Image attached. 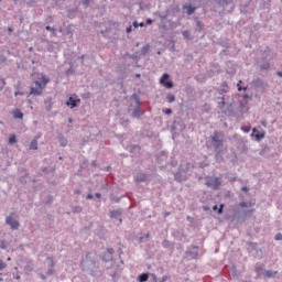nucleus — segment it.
Here are the masks:
<instances>
[{"instance_id":"nucleus-1","label":"nucleus","mask_w":282,"mask_h":282,"mask_svg":"<svg viewBox=\"0 0 282 282\" xmlns=\"http://www.w3.org/2000/svg\"><path fill=\"white\" fill-rule=\"evenodd\" d=\"M195 165L188 162H182L178 171L174 174V180L176 182H186L191 175H193V170Z\"/></svg>"},{"instance_id":"nucleus-2","label":"nucleus","mask_w":282,"mask_h":282,"mask_svg":"<svg viewBox=\"0 0 282 282\" xmlns=\"http://www.w3.org/2000/svg\"><path fill=\"white\" fill-rule=\"evenodd\" d=\"M95 253H87L86 258L82 261V268L84 272L88 274H94L96 268H98V261Z\"/></svg>"},{"instance_id":"nucleus-3","label":"nucleus","mask_w":282,"mask_h":282,"mask_svg":"<svg viewBox=\"0 0 282 282\" xmlns=\"http://www.w3.org/2000/svg\"><path fill=\"white\" fill-rule=\"evenodd\" d=\"M212 147L214 151L219 155L221 151H224V132L221 131H214L213 135L210 137Z\"/></svg>"},{"instance_id":"nucleus-4","label":"nucleus","mask_w":282,"mask_h":282,"mask_svg":"<svg viewBox=\"0 0 282 282\" xmlns=\"http://www.w3.org/2000/svg\"><path fill=\"white\" fill-rule=\"evenodd\" d=\"M216 100H220V101H218V109H224V107H226V105H227V111H226V113H228V116H232V113H235L234 111H232V107H234V102H230V104H228V102H226V100H228V97L226 96V95H219L218 94V96L216 97Z\"/></svg>"},{"instance_id":"nucleus-5","label":"nucleus","mask_w":282,"mask_h":282,"mask_svg":"<svg viewBox=\"0 0 282 282\" xmlns=\"http://www.w3.org/2000/svg\"><path fill=\"white\" fill-rule=\"evenodd\" d=\"M41 94H43V84H41L39 80H35L31 86L29 96H41Z\"/></svg>"},{"instance_id":"nucleus-6","label":"nucleus","mask_w":282,"mask_h":282,"mask_svg":"<svg viewBox=\"0 0 282 282\" xmlns=\"http://www.w3.org/2000/svg\"><path fill=\"white\" fill-rule=\"evenodd\" d=\"M186 256L189 257L191 259H196L199 257V247L197 246H192L187 248Z\"/></svg>"},{"instance_id":"nucleus-7","label":"nucleus","mask_w":282,"mask_h":282,"mask_svg":"<svg viewBox=\"0 0 282 282\" xmlns=\"http://www.w3.org/2000/svg\"><path fill=\"white\" fill-rule=\"evenodd\" d=\"M6 224H8V226H10L12 228V230H19V226H21L19 224V220L12 218V216H8L6 218Z\"/></svg>"},{"instance_id":"nucleus-8","label":"nucleus","mask_w":282,"mask_h":282,"mask_svg":"<svg viewBox=\"0 0 282 282\" xmlns=\"http://www.w3.org/2000/svg\"><path fill=\"white\" fill-rule=\"evenodd\" d=\"M206 184L210 188H214V191H217V188H219V186H221V182L217 177L210 178L209 181H207Z\"/></svg>"},{"instance_id":"nucleus-9","label":"nucleus","mask_w":282,"mask_h":282,"mask_svg":"<svg viewBox=\"0 0 282 282\" xmlns=\"http://www.w3.org/2000/svg\"><path fill=\"white\" fill-rule=\"evenodd\" d=\"M122 213H124V210L115 209V210L110 212L109 217H110V219H119V223L122 224V218H120Z\"/></svg>"},{"instance_id":"nucleus-10","label":"nucleus","mask_w":282,"mask_h":282,"mask_svg":"<svg viewBox=\"0 0 282 282\" xmlns=\"http://www.w3.org/2000/svg\"><path fill=\"white\" fill-rule=\"evenodd\" d=\"M251 135H254L256 140L258 142H261V140H263V138H265V132H259V130H257V128H253L252 129V134Z\"/></svg>"},{"instance_id":"nucleus-11","label":"nucleus","mask_w":282,"mask_h":282,"mask_svg":"<svg viewBox=\"0 0 282 282\" xmlns=\"http://www.w3.org/2000/svg\"><path fill=\"white\" fill-rule=\"evenodd\" d=\"M144 116V110L140 109V106L134 107L133 111L131 112L132 118H142Z\"/></svg>"},{"instance_id":"nucleus-12","label":"nucleus","mask_w":282,"mask_h":282,"mask_svg":"<svg viewBox=\"0 0 282 282\" xmlns=\"http://www.w3.org/2000/svg\"><path fill=\"white\" fill-rule=\"evenodd\" d=\"M78 102H80V99H74V97H69L66 101V107H70V109H74L78 107Z\"/></svg>"},{"instance_id":"nucleus-13","label":"nucleus","mask_w":282,"mask_h":282,"mask_svg":"<svg viewBox=\"0 0 282 282\" xmlns=\"http://www.w3.org/2000/svg\"><path fill=\"white\" fill-rule=\"evenodd\" d=\"M215 3H217V6H219L220 8H228V6H230L231 3L235 2V0H214Z\"/></svg>"},{"instance_id":"nucleus-14","label":"nucleus","mask_w":282,"mask_h":282,"mask_svg":"<svg viewBox=\"0 0 282 282\" xmlns=\"http://www.w3.org/2000/svg\"><path fill=\"white\" fill-rule=\"evenodd\" d=\"M264 85H265V82H263V79L261 78H256L252 80L253 87L260 88V87H264Z\"/></svg>"},{"instance_id":"nucleus-15","label":"nucleus","mask_w":282,"mask_h":282,"mask_svg":"<svg viewBox=\"0 0 282 282\" xmlns=\"http://www.w3.org/2000/svg\"><path fill=\"white\" fill-rule=\"evenodd\" d=\"M219 96H224V94H228V83L224 82L221 84V88L218 89Z\"/></svg>"},{"instance_id":"nucleus-16","label":"nucleus","mask_w":282,"mask_h":282,"mask_svg":"<svg viewBox=\"0 0 282 282\" xmlns=\"http://www.w3.org/2000/svg\"><path fill=\"white\" fill-rule=\"evenodd\" d=\"M30 151H36L39 149V141L36 139H33L29 147Z\"/></svg>"},{"instance_id":"nucleus-17","label":"nucleus","mask_w":282,"mask_h":282,"mask_svg":"<svg viewBox=\"0 0 282 282\" xmlns=\"http://www.w3.org/2000/svg\"><path fill=\"white\" fill-rule=\"evenodd\" d=\"M135 182H137V184H140V183H142V182H147V174H144V173L139 174V175L135 177Z\"/></svg>"},{"instance_id":"nucleus-18","label":"nucleus","mask_w":282,"mask_h":282,"mask_svg":"<svg viewBox=\"0 0 282 282\" xmlns=\"http://www.w3.org/2000/svg\"><path fill=\"white\" fill-rule=\"evenodd\" d=\"M158 162H164L167 158V154L165 151H161L159 154H158Z\"/></svg>"},{"instance_id":"nucleus-19","label":"nucleus","mask_w":282,"mask_h":282,"mask_svg":"<svg viewBox=\"0 0 282 282\" xmlns=\"http://www.w3.org/2000/svg\"><path fill=\"white\" fill-rule=\"evenodd\" d=\"M169 78H171V75L169 73H164L162 77L160 78V85H163L169 82Z\"/></svg>"},{"instance_id":"nucleus-20","label":"nucleus","mask_w":282,"mask_h":282,"mask_svg":"<svg viewBox=\"0 0 282 282\" xmlns=\"http://www.w3.org/2000/svg\"><path fill=\"white\" fill-rule=\"evenodd\" d=\"M13 118L18 119V120H23V113L21 112V110L15 109L13 111Z\"/></svg>"},{"instance_id":"nucleus-21","label":"nucleus","mask_w":282,"mask_h":282,"mask_svg":"<svg viewBox=\"0 0 282 282\" xmlns=\"http://www.w3.org/2000/svg\"><path fill=\"white\" fill-rule=\"evenodd\" d=\"M139 282H147L149 281V273H141L138 278Z\"/></svg>"},{"instance_id":"nucleus-22","label":"nucleus","mask_w":282,"mask_h":282,"mask_svg":"<svg viewBox=\"0 0 282 282\" xmlns=\"http://www.w3.org/2000/svg\"><path fill=\"white\" fill-rule=\"evenodd\" d=\"M162 246L165 249L173 248V242H171L170 240L165 239V240L162 241Z\"/></svg>"},{"instance_id":"nucleus-23","label":"nucleus","mask_w":282,"mask_h":282,"mask_svg":"<svg viewBox=\"0 0 282 282\" xmlns=\"http://www.w3.org/2000/svg\"><path fill=\"white\" fill-rule=\"evenodd\" d=\"M275 274H278V271H272V270L265 271L267 279H272V276H274Z\"/></svg>"},{"instance_id":"nucleus-24","label":"nucleus","mask_w":282,"mask_h":282,"mask_svg":"<svg viewBox=\"0 0 282 282\" xmlns=\"http://www.w3.org/2000/svg\"><path fill=\"white\" fill-rule=\"evenodd\" d=\"M186 8V14H188L191 17V14H195V10L196 8L195 7H192V6H188V7H185Z\"/></svg>"},{"instance_id":"nucleus-25","label":"nucleus","mask_w":282,"mask_h":282,"mask_svg":"<svg viewBox=\"0 0 282 282\" xmlns=\"http://www.w3.org/2000/svg\"><path fill=\"white\" fill-rule=\"evenodd\" d=\"M112 259V256L105 252L102 256H101V261H111Z\"/></svg>"},{"instance_id":"nucleus-26","label":"nucleus","mask_w":282,"mask_h":282,"mask_svg":"<svg viewBox=\"0 0 282 282\" xmlns=\"http://www.w3.org/2000/svg\"><path fill=\"white\" fill-rule=\"evenodd\" d=\"M162 85H163V87H166V89H173V87H174L173 82H171V80H167Z\"/></svg>"},{"instance_id":"nucleus-27","label":"nucleus","mask_w":282,"mask_h":282,"mask_svg":"<svg viewBox=\"0 0 282 282\" xmlns=\"http://www.w3.org/2000/svg\"><path fill=\"white\" fill-rule=\"evenodd\" d=\"M29 8H33V6H36V0H23Z\"/></svg>"},{"instance_id":"nucleus-28","label":"nucleus","mask_w":282,"mask_h":282,"mask_svg":"<svg viewBox=\"0 0 282 282\" xmlns=\"http://www.w3.org/2000/svg\"><path fill=\"white\" fill-rule=\"evenodd\" d=\"M150 47H151V46H150L149 44H147L145 46H143V47L141 48V54H143V56L147 55V54L149 53Z\"/></svg>"},{"instance_id":"nucleus-29","label":"nucleus","mask_w":282,"mask_h":282,"mask_svg":"<svg viewBox=\"0 0 282 282\" xmlns=\"http://www.w3.org/2000/svg\"><path fill=\"white\" fill-rule=\"evenodd\" d=\"M166 100H167V102H175V95H173V94H167Z\"/></svg>"},{"instance_id":"nucleus-30","label":"nucleus","mask_w":282,"mask_h":282,"mask_svg":"<svg viewBox=\"0 0 282 282\" xmlns=\"http://www.w3.org/2000/svg\"><path fill=\"white\" fill-rule=\"evenodd\" d=\"M46 260L48 261V268L54 269V265H56V263H54V258L48 257Z\"/></svg>"},{"instance_id":"nucleus-31","label":"nucleus","mask_w":282,"mask_h":282,"mask_svg":"<svg viewBox=\"0 0 282 282\" xmlns=\"http://www.w3.org/2000/svg\"><path fill=\"white\" fill-rule=\"evenodd\" d=\"M196 80H198L199 83H203V80H206V75H203V74H199V75H197L196 77Z\"/></svg>"},{"instance_id":"nucleus-32","label":"nucleus","mask_w":282,"mask_h":282,"mask_svg":"<svg viewBox=\"0 0 282 282\" xmlns=\"http://www.w3.org/2000/svg\"><path fill=\"white\" fill-rule=\"evenodd\" d=\"M9 144H17V135L12 134V135L9 138Z\"/></svg>"},{"instance_id":"nucleus-33","label":"nucleus","mask_w":282,"mask_h":282,"mask_svg":"<svg viewBox=\"0 0 282 282\" xmlns=\"http://www.w3.org/2000/svg\"><path fill=\"white\" fill-rule=\"evenodd\" d=\"M135 151H140V145H131L130 153H135Z\"/></svg>"},{"instance_id":"nucleus-34","label":"nucleus","mask_w":282,"mask_h":282,"mask_svg":"<svg viewBox=\"0 0 282 282\" xmlns=\"http://www.w3.org/2000/svg\"><path fill=\"white\" fill-rule=\"evenodd\" d=\"M202 28H203V23H202V21H197L196 22V32H202Z\"/></svg>"},{"instance_id":"nucleus-35","label":"nucleus","mask_w":282,"mask_h":282,"mask_svg":"<svg viewBox=\"0 0 282 282\" xmlns=\"http://www.w3.org/2000/svg\"><path fill=\"white\" fill-rule=\"evenodd\" d=\"M205 76H206L207 78H213V76H215V70H213V69L207 70V73L205 74Z\"/></svg>"},{"instance_id":"nucleus-36","label":"nucleus","mask_w":282,"mask_h":282,"mask_svg":"<svg viewBox=\"0 0 282 282\" xmlns=\"http://www.w3.org/2000/svg\"><path fill=\"white\" fill-rule=\"evenodd\" d=\"M132 25H133V28H144V22H138V21H134L133 23H132Z\"/></svg>"},{"instance_id":"nucleus-37","label":"nucleus","mask_w":282,"mask_h":282,"mask_svg":"<svg viewBox=\"0 0 282 282\" xmlns=\"http://www.w3.org/2000/svg\"><path fill=\"white\" fill-rule=\"evenodd\" d=\"M73 213H75V214L83 213V207H80V206L73 207Z\"/></svg>"},{"instance_id":"nucleus-38","label":"nucleus","mask_w":282,"mask_h":282,"mask_svg":"<svg viewBox=\"0 0 282 282\" xmlns=\"http://www.w3.org/2000/svg\"><path fill=\"white\" fill-rule=\"evenodd\" d=\"M59 144H61V147H65L67 144V139H65L64 137H61Z\"/></svg>"},{"instance_id":"nucleus-39","label":"nucleus","mask_w":282,"mask_h":282,"mask_svg":"<svg viewBox=\"0 0 282 282\" xmlns=\"http://www.w3.org/2000/svg\"><path fill=\"white\" fill-rule=\"evenodd\" d=\"M256 272H257V274H261V272H263V267H261V264H257Z\"/></svg>"},{"instance_id":"nucleus-40","label":"nucleus","mask_w":282,"mask_h":282,"mask_svg":"<svg viewBox=\"0 0 282 282\" xmlns=\"http://www.w3.org/2000/svg\"><path fill=\"white\" fill-rule=\"evenodd\" d=\"M149 237H150L149 234H145V236L140 237V238H139L140 243H144V241H147V239H149Z\"/></svg>"},{"instance_id":"nucleus-41","label":"nucleus","mask_w":282,"mask_h":282,"mask_svg":"<svg viewBox=\"0 0 282 282\" xmlns=\"http://www.w3.org/2000/svg\"><path fill=\"white\" fill-rule=\"evenodd\" d=\"M6 87V79L0 78V91H3Z\"/></svg>"},{"instance_id":"nucleus-42","label":"nucleus","mask_w":282,"mask_h":282,"mask_svg":"<svg viewBox=\"0 0 282 282\" xmlns=\"http://www.w3.org/2000/svg\"><path fill=\"white\" fill-rule=\"evenodd\" d=\"M45 30H47V32H52V34H56V29H54V28H52L50 25H46Z\"/></svg>"},{"instance_id":"nucleus-43","label":"nucleus","mask_w":282,"mask_h":282,"mask_svg":"<svg viewBox=\"0 0 282 282\" xmlns=\"http://www.w3.org/2000/svg\"><path fill=\"white\" fill-rule=\"evenodd\" d=\"M77 61L79 62V65H85V55L78 56Z\"/></svg>"},{"instance_id":"nucleus-44","label":"nucleus","mask_w":282,"mask_h":282,"mask_svg":"<svg viewBox=\"0 0 282 282\" xmlns=\"http://www.w3.org/2000/svg\"><path fill=\"white\" fill-rule=\"evenodd\" d=\"M261 69H270V63L260 64Z\"/></svg>"},{"instance_id":"nucleus-45","label":"nucleus","mask_w":282,"mask_h":282,"mask_svg":"<svg viewBox=\"0 0 282 282\" xmlns=\"http://www.w3.org/2000/svg\"><path fill=\"white\" fill-rule=\"evenodd\" d=\"M237 87L238 91H246V89H248V87H241V80L238 83Z\"/></svg>"},{"instance_id":"nucleus-46","label":"nucleus","mask_w":282,"mask_h":282,"mask_svg":"<svg viewBox=\"0 0 282 282\" xmlns=\"http://www.w3.org/2000/svg\"><path fill=\"white\" fill-rule=\"evenodd\" d=\"M82 3L85 8H89V3H91V0H82Z\"/></svg>"},{"instance_id":"nucleus-47","label":"nucleus","mask_w":282,"mask_h":282,"mask_svg":"<svg viewBox=\"0 0 282 282\" xmlns=\"http://www.w3.org/2000/svg\"><path fill=\"white\" fill-rule=\"evenodd\" d=\"M7 267H8V264H6V262H3V260H0V270H6Z\"/></svg>"},{"instance_id":"nucleus-48","label":"nucleus","mask_w":282,"mask_h":282,"mask_svg":"<svg viewBox=\"0 0 282 282\" xmlns=\"http://www.w3.org/2000/svg\"><path fill=\"white\" fill-rule=\"evenodd\" d=\"M53 274H54V269L48 268L46 272V276H53Z\"/></svg>"},{"instance_id":"nucleus-49","label":"nucleus","mask_w":282,"mask_h":282,"mask_svg":"<svg viewBox=\"0 0 282 282\" xmlns=\"http://www.w3.org/2000/svg\"><path fill=\"white\" fill-rule=\"evenodd\" d=\"M183 37H184V39H191V32L184 31V32H183Z\"/></svg>"},{"instance_id":"nucleus-50","label":"nucleus","mask_w":282,"mask_h":282,"mask_svg":"<svg viewBox=\"0 0 282 282\" xmlns=\"http://www.w3.org/2000/svg\"><path fill=\"white\" fill-rule=\"evenodd\" d=\"M66 76H70V74H74V69L72 66L65 72Z\"/></svg>"},{"instance_id":"nucleus-51","label":"nucleus","mask_w":282,"mask_h":282,"mask_svg":"<svg viewBox=\"0 0 282 282\" xmlns=\"http://www.w3.org/2000/svg\"><path fill=\"white\" fill-rule=\"evenodd\" d=\"M274 239L275 241H282V234H276Z\"/></svg>"},{"instance_id":"nucleus-52","label":"nucleus","mask_w":282,"mask_h":282,"mask_svg":"<svg viewBox=\"0 0 282 282\" xmlns=\"http://www.w3.org/2000/svg\"><path fill=\"white\" fill-rule=\"evenodd\" d=\"M224 213V204H220L218 208V215H221Z\"/></svg>"},{"instance_id":"nucleus-53","label":"nucleus","mask_w":282,"mask_h":282,"mask_svg":"<svg viewBox=\"0 0 282 282\" xmlns=\"http://www.w3.org/2000/svg\"><path fill=\"white\" fill-rule=\"evenodd\" d=\"M113 252H115V250L109 248V249H107L106 254H110V257H112Z\"/></svg>"},{"instance_id":"nucleus-54","label":"nucleus","mask_w":282,"mask_h":282,"mask_svg":"<svg viewBox=\"0 0 282 282\" xmlns=\"http://www.w3.org/2000/svg\"><path fill=\"white\" fill-rule=\"evenodd\" d=\"M40 279H42V281H46L47 280V274H43V273H40L39 274Z\"/></svg>"},{"instance_id":"nucleus-55","label":"nucleus","mask_w":282,"mask_h":282,"mask_svg":"<svg viewBox=\"0 0 282 282\" xmlns=\"http://www.w3.org/2000/svg\"><path fill=\"white\" fill-rule=\"evenodd\" d=\"M164 113L166 116H171V113H173V110L171 108H167V109H165Z\"/></svg>"},{"instance_id":"nucleus-56","label":"nucleus","mask_w":282,"mask_h":282,"mask_svg":"<svg viewBox=\"0 0 282 282\" xmlns=\"http://www.w3.org/2000/svg\"><path fill=\"white\" fill-rule=\"evenodd\" d=\"M132 100L137 101L138 99H140V97H138V94H132L131 96Z\"/></svg>"},{"instance_id":"nucleus-57","label":"nucleus","mask_w":282,"mask_h":282,"mask_svg":"<svg viewBox=\"0 0 282 282\" xmlns=\"http://www.w3.org/2000/svg\"><path fill=\"white\" fill-rule=\"evenodd\" d=\"M132 31H133V28H132V26H128V28L126 29L127 34H131Z\"/></svg>"},{"instance_id":"nucleus-58","label":"nucleus","mask_w":282,"mask_h":282,"mask_svg":"<svg viewBox=\"0 0 282 282\" xmlns=\"http://www.w3.org/2000/svg\"><path fill=\"white\" fill-rule=\"evenodd\" d=\"M145 23H147V25H153V20L147 19V20H145Z\"/></svg>"},{"instance_id":"nucleus-59","label":"nucleus","mask_w":282,"mask_h":282,"mask_svg":"<svg viewBox=\"0 0 282 282\" xmlns=\"http://www.w3.org/2000/svg\"><path fill=\"white\" fill-rule=\"evenodd\" d=\"M232 276H238L237 268L232 267Z\"/></svg>"},{"instance_id":"nucleus-60","label":"nucleus","mask_w":282,"mask_h":282,"mask_svg":"<svg viewBox=\"0 0 282 282\" xmlns=\"http://www.w3.org/2000/svg\"><path fill=\"white\" fill-rule=\"evenodd\" d=\"M254 213V209H249L245 212V215H252Z\"/></svg>"},{"instance_id":"nucleus-61","label":"nucleus","mask_w":282,"mask_h":282,"mask_svg":"<svg viewBox=\"0 0 282 282\" xmlns=\"http://www.w3.org/2000/svg\"><path fill=\"white\" fill-rule=\"evenodd\" d=\"M248 204L246 202L240 203V208H247Z\"/></svg>"},{"instance_id":"nucleus-62","label":"nucleus","mask_w":282,"mask_h":282,"mask_svg":"<svg viewBox=\"0 0 282 282\" xmlns=\"http://www.w3.org/2000/svg\"><path fill=\"white\" fill-rule=\"evenodd\" d=\"M117 254H119V257H122V248H118Z\"/></svg>"},{"instance_id":"nucleus-63","label":"nucleus","mask_w":282,"mask_h":282,"mask_svg":"<svg viewBox=\"0 0 282 282\" xmlns=\"http://www.w3.org/2000/svg\"><path fill=\"white\" fill-rule=\"evenodd\" d=\"M86 199H94V195H93V194H88V195L86 196Z\"/></svg>"},{"instance_id":"nucleus-64","label":"nucleus","mask_w":282,"mask_h":282,"mask_svg":"<svg viewBox=\"0 0 282 282\" xmlns=\"http://www.w3.org/2000/svg\"><path fill=\"white\" fill-rule=\"evenodd\" d=\"M276 76H279L280 78H282V70H278V72H276Z\"/></svg>"}]
</instances>
